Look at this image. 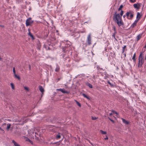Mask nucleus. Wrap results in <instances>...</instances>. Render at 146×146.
Instances as JSON below:
<instances>
[{"instance_id": "obj_1", "label": "nucleus", "mask_w": 146, "mask_h": 146, "mask_svg": "<svg viewBox=\"0 0 146 146\" xmlns=\"http://www.w3.org/2000/svg\"><path fill=\"white\" fill-rule=\"evenodd\" d=\"M113 19L114 22L117 24L119 27L124 25V23L122 21L121 17L120 16L119 14H117L116 12L114 13L113 17Z\"/></svg>"}, {"instance_id": "obj_2", "label": "nucleus", "mask_w": 146, "mask_h": 146, "mask_svg": "<svg viewBox=\"0 0 146 146\" xmlns=\"http://www.w3.org/2000/svg\"><path fill=\"white\" fill-rule=\"evenodd\" d=\"M143 52H140L139 57L138 67L139 68H141L142 67V65L144 62V60L143 56Z\"/></svg>"}, {"instance_id": "obj_3", "label": "nucleus", "mask_w": 146, "mask_h": 146, "mask_svg": "<svg viewBox=\"0 0 146 146\" xmlns=\"http://www.w3.org/2000/svg\"><path fill=\"white\" fill-rule=\"evenodd\" d=\"M32 18L31 17L27 19L26 21V26H28L31 25L33 23L34 21L31 20Z\"/></svg>"}, {"instance_id": "obj_4", "label": "nucleus", "mask_w": 146, "mask_h": 146, "mask_svg": "<svg viewBox=\"0 0 146 146\" xmlns=\"http://www.w3.org/2000/svg\"><path fill=\"white\" fill-rule=\"evenodd\" d=\"M141 4V3H138L137 4H134L133 6L134 8L137 10H139L140 8Z\"/></svg>"}, {"instance_id": "obj_5", "label": "nucleus", "mask_w": 146, "mask_h": 146, "mask_svg": "<svg viewBox=\"0 0 146 146\" xmlns=\"http://www.w3.org/2000/svg\"><path fill=\"white\" fill-rule=\"evenodd\" d=\"M87 42L88 45H90L91 44V37L90 34L88 36Z\"/></svg>"}, {"instance_id": "obj_6", "label": "nucleus", "mask_w": 146, "mask_h": 146, "mask_svg": "<svg viewBox=\"0 0 146 146\" xmlns=\"http://www.w3.org/2000/svg\"><path fill=\"white\" fill-rule=\"evenodd\" d=\"M57 90H58V91H61V92L63 93H66L68 94L69 93V91H66L64 89H57Z\"/></svg>"}, {"instance_id": "obj_7", "label": "nucleus", "mask_w": 146, "mask_h": 146, "mask_svg": "<svg viewBox=\"0 0 146 146\" xmlns=\"http://www.w3.org/2000/svg\"><path fill=\"white\" fill-rule=\"evenodd\" d=\"M62 48L63 52L64 53H66L68 50V46H65L64 47H62Z\"/></svg>"}, {"instance_id": "obj_8", "label": "nucleus", "mask_w": 146, "mask_h": 146, "mask_svg": "<svg viewBox=\"0 0 146 146\" xmlns=\"http://www.w3.org/2000/svg\"><path fill=\"white\" fill-rule=\"evenodd\" d=\"M138 20H135L134 22L131 25V27L132 28H134L135 26L137 25V23L138 22Z\"/></svg>"}, {"instance_id": "obj_9", "label": "nucleus", "mask_w": 146, "mask_h": 146, "mask_svg": "<svg viewBox=\"0 0 146 146\" xmlns=\"http://www.w3.org/2000/svg\"><path fill=\"white\" fill-rule=\"evenodd\" d=\"M142 15H140V13L139 12H137L136 17V20H138V21L139 20V19L141 17Z\"/></svg>"}, {"instance_id": "obj_10", "label": "nucleus", "mask_w": 146, "mask_h": 146, "mask_svg": "<svg viewBox=\"0 0 146 146\" xmlns=\"http://www.w3.org/2000/svg\"><path fill=\"white\" fill-rule=\"evenodd\" d=\"M121 119L123 123L126 124L128 125L129 124V122L128 121L125 120V119L123 118H121Z\"/></svg>"}, {"instance_id": "obj_11", "label": "nucleus", "mask_w": 146, "mask_h": 146, "mask_svg": "<svg viewBox=\"0 0 146 146\" xmlns=\"http://www.w3.org/2000/svg\"><path fill=\"white\" fill-rule=\"evenodd\" d=\"M38 88L40 91L43 94V93L44 92V89L41 86H38Z\"/></svg>"}, {"instance_id": "obj_12", "label": "nucleus", "mask_w": 146, "mask_h": 146, "mask_svg": "<svg viewBox=\"0 0 146 146\" xmlns=\"http://www.w3.org/2000/svg\"><path fill=\"white\" fill-rule=\"evenodd\" d=\"M41 45L40 43L39 42L37 44V48L39 50H40Z\"/></svg>"}, {"instance_id": "obj_13", "label": "nucleus", "mask_w": 146, "mask_h": 146, "mask_svg": "<svg viewBox=\"0 0 146 146\" xmlns=\"http://www.w3.org/2000/svg\"><path fill=\"white\" fill-rule=\"evenodd\" d=\"M107 83L109 84L110 85V86L112 87H115V85H114V84H112L108 80V81H107Z\"/></svg>"}, {"instance_id": "obj_14", "label": "nucleus", "mask_w": 146, "mask_h": 146, "mask_svg": "<svg viewBox=\"0 0 146 146\" xmlns=\"http://www.w3.org/2000/svg\"><path fill=\"white\" fill-rule=\"evenodd\" d=\"M125 50L126 51L127 50L126 46V45L122 47V53H124Z\"/></svg>"}, {"instance_id": "obj_15", "label": "nucleus", "mask_w": 146, "mask_h": 146, "mask_svg": "<svg viewBox=\"0 0 146 146\" xmlns=\"http://www.w3.org/2000/svg\"><path fill=\"white\" fill-rule=\"evenodd\" d=\"M12 143L15 146H20V145L16 142L14 140H12Z\"/></svg>"}, {"instance_id": "obj_16", "label": "nucleus", "mask_w": 146, "mask_h": 146, "mask_svg": "<svg viewBox=\"0 0 146 146\" xmlns=\"http://www.w3.org/2000/svg\"><path fill=\"white\" fill-rule=\"evenodd\" d=\"M82 96H84V97L86 98L88 100H90V97L87 96L85 94L83 93L82 94Z\"/></svg>"}, {"instance_id": "obj_17", "label": "nucleus", "mask_w": 146, "mask_h": 146, "mask_svg": "<svg viewBox=\"0 0 146 146\" xmlns=\"http://www.w3.org/2000/svg\"><path fill=\"white\" fill-rule=\"evenodd\" d=\"M131 13V11H129L127 12L126 14V15L127 17V18L128 19H129V15Z\"/></svg>"}, {"instance_id": "obj_18", "label": "nucleus", "mask_w": 146, "mask_h": 146, "mask_svg": "<svg viewBox=\"0 0 146 146\" xmlns=\"http://www.w3.org/2000/svg\"><path fill=\"white\" fill-rule=\"evenodd\" d=\"M142 34H140L139 35H138V36H137V40L138 41L141 38V37Z\"/></svg>"}, {"instance_id": "obj_19", "label": "nucleus", "mask_w": 146, "mask_h": 146, "mask_svg": "<svg viewBox=\"0 0 146 146\" xmlns=\"http://www.w3.org/2000/svg\"><path fill=\"white\" fill-rule=\"evenodd\" d=\"M28 34L33 40L35 39L34 37L29 31Z\"/></svg>"}, {"instance_id": "obj_20", "label": "nucleus", "mask_w": 146, "mask_h": 146, "mask_svg": "<svg viewBox=\"0 0 146 146\" xmlns=\"http://www.w3.org/2000/svg\"><path fill=\"white\" fill-rule=\"evenodd\" d=\"M135 56H136V53H135L133 56V57L132 58V59L133 60V62H136Z\"/></svg>"}, {"instance_id": "obj_21", "label": "nucleus", "mask_w": 146, "mask_h": 146, "mask_svg": "<svg viewBox=\"0 0 146 146\" xmlns=\"http://www.w3.org/2000/svg\"><path fill=\"white\" fill-rule=\"evenodd\" d=\"M14 76L15 78L18 79L19 80H20L21 78L19 76L17 75L16 74H15L14 75Z\"/></svg>"}, {"instance_id": "obj_22", "label": "nucleus", "mask_w": 146, "mask_h": 146, "mask_svg": "<svg viewBox=\"0 0 146 146\" xmlns=\"http://www.w3.org/2000/svg\"><path fill=\"white\" fill-rule=\"evenodd\" d=\"M86 84L87 86H88L89 88H92V86L90 83L88 82H87V83H86Z\"/></svg>"}, {"instance_id": "obj_23", "label": "nucleus", "mask_w": 146, "mask_h": 146, "mask_svg": "<svg viewBox=\"0 0 146 146\" xmlns=\"http://www.w3.org/2000/svg\"><path fill=\"white\" fill-rule=\"evenodd\" d=\"M130 18L129 19H131L133 17V12L131 11V13H130Z\"/></svg>"}, {"instance_id": "obj_24", "label": "nucleus", "mask_w": 146, "mask_h": 146, "mask_svg": "<svg viewBox=\"0 0 146 146\" xmlns=\"http://www.w3.org/2000/svg\"><path fill=\"white\" fill-rule=\"evenodd\" d=\"M61 137V136L60 135V133H58V134H57L56 136V138L57 139H60Z\"/></svg>"}, {"instance_id": "obj_25", "label": "nucleus", "mask_w": 146, "mask_h": 146, "mask_svg": "<svg viewBox=\"0 0 146 146\" xmlns=\"http://www.w3.org/2000/svg\"><path fill=\"white\" fill-rule=\"evenodd\" d=\"M60 69V68L59 66L57 65L55 69V71L56 72H58L59 71Z\"/></svg>"}, {"instance_id": "obj_26", "label": "nucleus", "mask_w": 146, "mask_h": 146, "mask_svg": "<svg viewBox=\"0 0 146 146\" xmlns=\"http://www.w3.org/2000/svg\"><path fill=\"white\" fill-rule=\"evenodd\" d=\"M74 101L76 102V103L77 104V105L79 107H81V105L80 104L79 102L78 101H77L76 100H74Z\"/></svg>"}, {"instance_id": "obj_27", "label": "nucleus", "mask_w": 146, "mask_h": 146, "mask_svg": "<svg viewBox=\"0 0 146 146\" xmlns=\"http://www.w3.org/2000/svg\"><path fill=\"white\" fill-rule=\"evenodd\" d=\"M76 10L75 7H72L71 10V12L73 13Z\"/></svg>"}, {"instance_id": "obj_28", "label": "nucleus", "mask_w": 146, "mask_h": 146, "mask_svg": "<svg viewBox=\"0 0 146 146\" xmlns=\"http://www.w3.org/2000/svg\"><path fill=\"white\" fill-rule=\"evenodd\" d=\"M7 130H9L11 126V124H7Z\"/></svg>"}, {"instance_id": "obj_29", "label": "nucleus", "mask_w": 146, "mask_h": 146, "mask_svg": "<svg viewBox=\"0 0 146 146\" xmlns=\"http://www.w3.org/2000/svg\"><path fill=\"white\" fill-rule=\"evenodd\" d=\"M100 131L102 134L105 135L107 133L106 131H104L102 130H100Z\"/></svg>"}, {"instance_id": "obj_30", "label": "nucleus", "mask_w": 146, "mask_h": 146, "mask_svg": "<svg viewBox=\"0 0 146 146\" xmlns=\"http://www.w3.org/2000/svg\"><path fill=\"white\" fill-rule=\"evenodd\" d=\"M10 85H11L12 89H13V90H14L15 89V88L13 84L12 83H11L10 84Z\"/></svg>"}, {"instance_id": "obj_31", "label": "nucleus", "mask_w": 146, "mask_h": 146, "mask_svg": "<svg viewBox=\"0 0 146 146\" xmlns=\"http://www.w3.org/2000/svg\"><path fill=\"white\" fill-rule=\"evenodd\" d=\"M123 6L122 5H121L119 8L118 9V11H120V10H122V9L123 8Z\"/></svg>"}, {"instance_id": "obj_32", "label": "nucleus", "mask_w": 146, "mask_h": 146, "mask_svg": "<svg viewBox=\"0 0 146 146\" xmlns=\"http://www.w3.org/2000/svg\"><path fill=\"white\" fill-rule=\"evenodd\" d=\"M124 11L123 10H121L120 14H119L120 16L121 17L122 16L123 14Z\"/></svg>"}, {"instance_id": "obj_33", "label": "nucleus", "mask_w": 146, "mask_h": 146, "mask_svg": "<svg viewBox=\"0 0 146 146\" xmlns=\"http://www.w3.org/2000/svg\"><path fill=\"white\" fill-rule=\"evenodd\" d=\"M35 139L36 140H39V136H37L36 135H35Z\"/></svg>"}, {"instance_id": "obj_34", "label": "nucleus", "mask_w": 146, "mask_h": 146, "mask_svg": "<svg viewBox=\"0 0 146 146\" xmlns=\"http://www.w3.org/2000/svg\"><path fill=\"white\" fill-rule=\"evenodd\" d=\"M112 28H113V31H117L116 27H115V26L113 25V26Z\"/></svg>"}, {"instance_id": "obj_35", "label": "nucleus", "mask_w": 146, "mask_h": 146, "mask_svg": "<svg viewBox=\"0 0 146 146\" xmlns=\"http://www.w3.org/2000/svg\"><path fill=\"white\" fill-rule=\"evenodd\" d=\"M97 68H98V70L100 71V70H102L103 69L102 68H101L99 66H97Z\"/></svg>"}, {"instance_id": "obj_36", "label": "nucleus", "mask_w": 146, "mask_h": 146, "mask_svg": "<svg viewBox=\"0 0 146 146\" xmlns=\"http://www.w3.org/2000/svg\"><path fill=\"white\" fill-rule=\"evenodd\" d=\"M108 119L110 121H111L113 123H114V122H115V121H114L112 119H111L109 117H108Z\"/></svg>"}, {"instance_id": "obj_37", "label": "nucleus", "mask_w": 146, "mask_h": 146, "mask_svg": "<svg viewBox=\"0 0 146 146\" xmlns=\"http://www.w3.org/2000/svg\"><path fill=\"white\" fill-rule=\"evenodd\" d=\"M13 72L14 73V75H15L16 74L15 73V67H13Z\"/></svg>"}, {"instance_id": "obj_38", "label": "nucleus", "mask_w": 146, "mask_h": 146, "mask_svg": "<svg viewBox=\"0 0 146 146\" xmlns=\"http://www.w3.org/2000/svg\"><path fill=\"white\" fill-rule=\"evenodd\" d=\"M112 112L113 113H115V114H116L117 115H118V113L116 111H114L113 110H112Z\"/></svg>"}, {"instance_id": "obj_39", "label": "nucleus", "mask_w": 146, "mask_h": 146, "mask_svg": "<svg viewBox=\"0 0 146 146\" xmlns=\"http://www.w3.org/2000/svg\"><path fill=\"white\" fill-rule=\"evenodd\" d=\"M97 118H96V117H93V116L92 117V120H96V119H97Z\"/></svg>"}, {"instance_id": "obj_40", "label": "nucleus", "mask_w": 146, "mask_h": 146, "mask_svg": "<svg viewBox=\"0 0 146 146\" xmlns=\"http://www.w3.org/2000/svg\"><path fill=\"white\" fill-rule=\"evenodd\" d=\"M129 1L131 3H133L135 2L136 0H129Z\"/></svg>"}, {"instance_id": "obj_41", "label": "nucleus", "mask_w": 146, "mask_h": 146, "mask_svg": "<svg viewBox=\"0 0 146 146\" xmlns=\"http://www.w3.org/2000/svg\"><path fill=\"white\" fill-rule=\"evenodd\" d=\"M24 89L25 90H26L27 91H29V88H28L26 87V86H25L24 87Z\"/></svg>"}, {"instance_id": "obj_42", "label": "nucleus", "mask_w": 146, "mask_h": 146, "mask_svg": "<svg viewBox=\"0 0 146 146\" xmlns=\"http://www.w3.org/2000/svg\"><path fill=\"white\" fill-rule=\"evenodd\" d=\"M66 55V53L64 52L63 53L61 54L62 56L64 58V56Z\"/></svg>"}, {"instance_id": "obj_43", "label": "nucleus", "mask_w": 146, "mask_h": 146, "mask_svg": "<svg viewBox=\"0 0 146 146\" xmlns=\"http://www.w3.org/2000/svg\"><path fill=\"white\" fill-rule=\"evenodd\" d=\"M0 130H1L2 131V133H4L5 131L4 130L2 129L1 127H0Z\"/></svg>"}, {"instance_id": "obj_44", "label": "nucleus", "mask_w": 146, "mask_h": 146, "mask_svg": "<svg viewBox=\"0 0 146 146\" xmlns=\"http://www.w3.org/2000/svg\"><path fill=\"white\" fill-rule=\"evenodd\" d=\"M35 135H36L37 136H39V134L35 132Z\"/></svg>"}, {"instance_id": "obj_45", "label": "nucleus", "mask_w": 146, "mask_h": 146, "mask_svg": "<svg viewBox=\"0 0 146 146\" xmlns=\"http://www.w3.org/2000/svg\"><path fill=\"white\" fill-rule=\"evenodd\" d=\"M60 78H58V79H56V82H58L59 80H60Z\"/></svg>"}, {"instance_id": "obj_46", "label": "nucleus", "mask_w": 146, "mask_h": 146, "mask_svg": "<svg viewBox=\"0 0 146 146\" xmlns=\"http://www.w3.org/2000/svg\"><path fill=\"white\" fill-rule=\"evenodd\" d=\"M108 139V138L107 136H106V137L104 138V139L105 140H107V139Z\"/></svg>"}, {"instance_id": "obj_47", "label": "nucleus", "mask_w": 146, "mask_h": 146, "mask_svg": "<svg viewBox=\"0 0 146 146\" xmlns=\"http://www.w3.org/2000/svg\"><path fill=\"white\" fill-rule=\"evenodd\" d=\"M114 33H113V34L114 35H115L117 33V31H114Z\"/></svg>"}, {"instance_id": "obj_48", "label": "nucleus", "mask_w": 146, "mask_h": 146, "mask_svg": "<svg viewBox=\"0 0 146 146\" xmlns=\"http://www.w3.org/2000/svg\"><path fill=\"white\" fill-rule=\"evenodd\" d=\"M29 70H30L31 68V65L30 64H29Z\"/></svg>"}, {"instance_id": "obj_49", "label": "nucleus", "mask_w": 146, "mask_h": 146, "mask_svg": "<svg viewBox=\"0 0 146 146\" xmlns=\"http://www.w3.org/2000/svg\"><path fill=\"white\" fill-rule=\"evenodd\" d=\"M123 55H124V57H126V53H124Z\"/></svg>"}, {"instance_id": "obj_50", "label": "nucleus", "mask_w": 146, "mask_h": 146, "mask_svg": "<svg viewBox=\"0 0 146 146\" xmlns=\"http://www.w3.org/2000/svg\"><path fill=\"white\" fill-rule=\"evenodd\" d=\"M112 114H113V113H110L109 114V115L110 116H111Z\"/></svg>"}, {"instance_id": "obj_51", "label": "nucleus", "mask_w": 146, "mask_h": 146, "mask_svg": "<svg viewBox=\"0 0 146 146\" xmlns=\"http://www.w3.org/2000/svg\"><path fill=\"white\" fill-rule=\"evenodd\" d=\"M112 36L114 38H115V35L113 34V35H112Z\"/></svg>"}, {"instance_id": "obj_52", "label": "nucleus", "mask_w": 146, "mask_h": 146, "mask_svg": "<svg viewBox=\"0 0 146 146\" xmlns=\"http://www.w3.org/2000/svg\"><path fill=\"white\" fill-rule=\"evenodd\" d=\"M95 78H96V76H95V75H94V76H93V79H95Z\"/></svg>"}, {"instance_id": "obj_53", "label": "nucleus", "mask_w": 146, "mask_h": 146, "mask_svg": "<svg viewBox=\"0 0 146 146\" xmlns=\"http://www.w3.org/2000/svg\"><path fill=\"white\" fill-rule=\"evenodd\" d=\"M0 27H4V26L3 25H0Z\"/></svg>"}, {"instance_id": "obj_54", "label": "nucleus", "mask_w": 146, "mask_h": 146, "mask_svg": "<svg viewBox=\"0 0 146 146\" xmlns=\"http://www.w3.org/2000/svg\"><path fill=\"white\" fill-rule=\"evenodd\" d=\"M6 125V123H4L3 125Z\"/></svg>"}, {"instance_id": "obj_55", "label": "nucleus", "mask_w": 146, "mask_h": 146, "mask_svg": "<svg viewBox=\"0 0 146 146\" xmlns=\"http://www.w3.org/2000/svg\"><path fill=\"white\" fill-rule=\"evenodd\" d=\"M126 16V15H123V17L124 18Z\"/></svg>"}, {"instance_id": "obj_56", "label": "nucleus", "mask_w": 146, "mask_h": 146, "mask_svg": "<svg viewBox=\"0 0 146 146\" xmlns=\"http://www.w3.org/2000/svg\"><path fill=\"white\" fill-rule=\"evenodd\" d=\"M28 139L29 140V142H31V140H30L29 139Z\"/></svg>"}, {"instance_id": "obj_57", "label": "nucleus", "mask_w": 146, "mask_h": 146, "mask_svg": "<svg viewBox=\"0 0 146 146\" xmlns=\"http://www.w3.org/2000/svg\"><path fill=\"white\" fill-rule=\"evenodd\" d=\"M56 143H57V142H55L54 143H52V144H56Z\"/></svg>"}, {"instance_id": "obj_58", "label": "nucleus", "mask_w": 146, "mask_h": 146, "mask_svg": "<svg viewBox=\"0 0 146 146\" xmlns=\"http://www.w3.org/2000/svg\"><path fill=\"white\" fill-rule=\"evenodd\" d=\"M77 14H78V15H79V14H80V12H77Z\"/></svg>"}, {"instance_id": "obj_59", "label": "nucleus", "mask_w": 146, "mask_h": 146, "mask_svg": "<svg viewBox=\"0 0 146 146\" xmlns=\"http://www.w3.org/2000/svg\"><path fill=\"white\" fill-rule=\"evenodd\" d=\"M114 38L116 40H117V39L115 38H115Z\"/></svg>"}, {"instance_id": "obj_60", "label": "nucleus", "mask_w": 146, "mask_h": 146, "mask_svg": "<svg viewBox=\"0 0 146 146\" xmlns=\"http://www.w3.org/2000/svg\"><path fill=\"white\" fill-rule=\"evenodd\" d=\"M6 0L7 1V2L8 3H9V0Z\"/></svg>"}, {"instance_id": "obj_61", "label": "nucleus", "mask_w": 146, "mask_h": 146, "mask_svg": "<svg viewBox=\"0 0 146 146\" xmlns=\"http://www.w3.org/2000/svg\"><path fill=\"white\" fill-rule=\"evenodd\" d=\"M145 60H146V54L145 57Z\"/></svg>"}, {"instance_id": "obj_62", "label": "nucleus", "mask_w": 146, "mask_h": 146, "mask_svg": "<svg viewBox=\"0 0 146 146\" xmlns=\"http://www.w3.org/2000/svg\"><path fill=\"white\" fill-rule=\"evenodd\" d=\"M45 46H46V45L44 44V47H45V48H46V47H45Z\"/></svg>"}, {"instance_id": "obj_63", "label": "nucleus", "mask_w": 146, "mask_h": 146, "mask_svg": "<svg viewBox=\"0 0 146 146\" xmlns=\"http://www.w3.org/2000/svg\"><path fill=\"white\" fill-rule=\"evenodd\" d=\"M48 49H50L49 47H48Z\"/></svg>"}, {"instance_id": "obj_64", "label": "nucleus", "mask_w": 146, "mask_h": 146, "mask_svg": "<svg viewBox=\"0 0 146 146\" xmlns=\"http://www.w3.org/2000/svg\"><path fill=\"white\" fill-rule=\"evenodd\" d=\"M2 59L0 57V60H1Z\"/></svg>"}]
</instances>
